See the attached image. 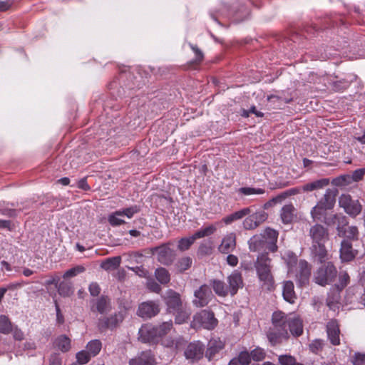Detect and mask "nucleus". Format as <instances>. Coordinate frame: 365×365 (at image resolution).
<instances>
[{"label":"nucleus","instance_id":"55","mask_svg":"<svg viewBox=\"0 0 365 365\" xmlns=\"http://www.w3.org/2000/svg\"><path fill=\"white\" fill-rule=\"evenodd\" d=\"M122 216H126L128 218H131L135 213H138L140 211L139 207L137 205H133L130 207H127L119 210Z\"/></svg>","mask_w":365,"mask_h":365},{"label":"nucleus","instance_id":"44","mask_svg":"<svg viewBox=\"0 0 365 365\" xmlns=\"http://www.w3.org/2000/svg\"><path fill=\"white\" fill-rule=\"evenodd\" d=\"M86 269L82 265H77L74 267H72L71 269H68L66 272H64L63 274V278L64 279L72 278L78 275V274L83 273L85 272Z\"/></svg>","mask_w":365,"mask_h":365},{"label":"nucleus","instance_id":"21","mask_svg":"<svg viewBox=\"0 0 365 365\" xmlns=\"http://www.w3.org/2000/svg\"><path fill=\"white\" fill-rule=\"evenodd\" d=\"M129 364L130 365H156V361L151 351H146L131 359Z\"/></svg>","mask_w":365,"mask_h":365},{"label":"nucleus","instance_id":"10","mask_svg":"<svg viewBox=\"0 0 365 365\" xmlns=\"http://www.w3.org/2000/svg\"><path fill=\"white\" fill-rule=\"evenodd\" d=\"M194 321L207 329H212L217 324V320L215 317L214 313L207 309H203L196 314Z\"/></svg>","mask_w":365,"mask_h":365},{"label":"nucleus","instance_id":"16","mask_svg":"<svg viewBox=\"0 0 365 365\" xmlns=\"http://www.w3.org/2000/svg\"><path fill=\"white\" fill-rule=\"evenodd\" d=\"M258 277L263 282L262 287L267 290L274 289V278L271 274L270 268L265 267H256Z\"/></svg>","mask_w":365,"mask_h":365},{"label":"nucleus","instance_id":"43","mask_svg":"<svg viewBox=\"0 0 365 365\" xmlns=\"http://www.w3.org/2000/svg\"><path fill=\"white\" fill-rule=\"evenodd\" d=\"M157 328L158 335L159 339L166 335L173 328L172 321L165 322L158 326H155Z\"/></svg>","mask_w":365,"mask_h":365},{"label":"nucleus","instance_id":"54","mask_svg":"<svg viewBox=\"0 0 365 365\" xmlns=\"http://www.w3.org/2000/svg\"><path fill=\"white\" fill-rule=\"evenodd\" d=\"M175 248V241H170L158 247L152 248L150 251H173Z\"/></svg>","mask_w":365,"mask_h":365},{"label":"nucleus","instance_id":"41","mask_svg":"<svg viewBox=\"0 0 365 365\" xmlns=\"http://www.w3.org/2000/svg\"><path fill=\"white\" fill-rule=\"evenodd\" d=\"M195 240L196 239L193 235L187 237H183L178 242V248L181 251L187 250L190 249Z\"/></svg>","mask_w":365,"mask_h":365},{"label":"nucleus","instance_id":"52","mask_svg":"<svg viewBox=\"0 0 365 365\" xmlns=\"http://www.w3.org/2000/svg\"><path fill=\"white\" fill-rule=\"evenodd\" d=\"M358 235V229L355 226L346 227L344 232L341 233L340 237H344L347 239H354Z\"/></svg>","mask_w":365,"mask_h":365},{"label":"nucleus","instance_id":"33","mask_svg":"<svg viewBox=\"0 0 365 365\" xmlns=\"http://www.w3.org/2000/svg\"><path fill=\"white\" fill-rule=\"evenodd\" d=\"M71 339L66 335H60L55 341L54 346L62 352H67L71 348Z\"/></svg>","mask_w":365,"mask_h":365},{"label":"nucleus","instance_id":"19","mask_svg":"<svg viewBox=\"0 0 365 365\" xmlns=\"http://www.w3.org/2000/svg\"><path fill=\"white\" fill-rule=\"evenodd\" d=\"M299 269V270L297 275L298 282L301 286L306 285L308 284L311 275V266L305 260H300Z\"/></svg>","mask_w":365,"mask_h":365},{"label":"nucleus","instance_id":"48","mask_svg":"<svg viewBox=\"0 0 365 365\" xmlns=\"http://www.w3.org/2000/svg\"><path fill=\"white\" fill-rule=\"evenodd\" d=\"M270 259L268 257V252H262L257 257L255 267H265L270 268Z\"/></svg>","mask_w":365,"mask_h":365},{"label":"nucleus","instance_id":"29","mask_svg":"<svg viewBox=\"0 0 365 365\" xmlns=\"http://www.w3.org/2000/svg\"><path fill=\"white\" fill-rule=\"evenodd\" d=\"M210 285L215 293L219 297H225L230 294L227 286L222 280L212 279L210 281Z\"/></svg>","mask_w":365,"mask_h":365},{"label":"nucleus","instance_id":"49","mask_svg":"<svg viewBox=\"0 0 365 365\" xmlns=\"http://www.w3.org/2000/svg\"><path fill=\"white\" fill-rule=\"evenodd\" d=\"M349 276L346 272H341L339 274V283L336 285L335 289L341 291L349 283Z\"/></svg>","mask_w":365,"mask_h":365},{"label":"nucleus","instance_id":"50","mask_svg":"<svg viewBox=\"0 0 365 365\" xmlns=\"http://www.w3.org/2000/svg\"><path fill=\"white\" fill-rule=\"evenodd\" d=\"M76 357L77 362L82 365L87 364L92 356L86 350H82L76 354Z\"/></svg>","mask_w":365,"mask_h":365},{"label":"nucleus","instance_id":"36","mask_svg":"<svg viewBox=\"0 0 365 365\" xmlns=\"http://www.w3.org/2000/svg\"><path fill=\"white\" fill-rule=\"evenodd\" d=\"M155 277L161 284H168L170 281L169 272L163 267H159L155 271Z\"/></svg>","mask_w":365,"mask_h":365},{"label":"nucleus","instance_id":"7","mask_svg":"<svg viewBox=\"0 0 365 365\" xmlns=\"http://www.w3.org/2000/svg\"><path fill=\"white\" fill-rule=\"evenodd\" d=\"M267 336L272 346L280 344L290 338V335L287 330L284 329L283 327H278L275 324H272V328H270L268 330Z\"/></svg>","mask_w":365,"mask_h":365},{"label":"nucleus","instance_id":"28","mask_svg":"<svg viewBox=\"0 0 365 365\" xmlns=\"http://www.w3.org/2000/svg\"><path fill=\"white\" fill-rule=\"evenodd\" d=\"M175 314V323L181 324L186 322L191 314L190 309L185 304L180 307L173 312Z\"/></svg>","mask_w":365,"mask_h":365},{"label":"nucleus","instance_id":"58","mask_svg":"<svg viewBox=\"0 0 365 365\" xmlns=\"http://www.w3.org/2000/svg\"><path fill=\"white\" fill-rule=\"evenodd\" d=\"M236 358L242 365H248L251 361V354L247 351H241Z\"/></svg>","mask_w":365,"mask_h":365},{"label":"nucleus","instance_id":"22","mask_svg":"<svg viewBox=\"0 0 365 365\" xmlns=\"http://www.w3.org/2000/svg\"><path fill=\"white\" fill-rule=\"evenodd\" d=\"M365 175V168L358 169L354 171L351 177L349 175L341 176L335 180V184L339 186L346 185L350 182V179L355 182L361 180Z\"/></svg>","mask_w":365,"mask_h":365},{"label":"nucleus","instance_id":"2","mask_svg":"<svg viewBox=\"0 0 365 365\" xmlns=\"http://www.w3.org/2000/svg\"><path fill=\"white\" fill-rule=\"evenodd\" d=\"M337 270L331 262L322 264L314 273V281L317 284L325 286L331 283L336 277Z\"/></svg>","mask_w":365,"mask_h":365},{"label":"nucleus","instance_id":"39","mask_svg":"<svg viewBox=\"0 0 365 365\" xmlns=\"http://www.w3.org/2000/svg\"><path fill=\"white\" fill-rule=\"evenodd\" d=\"M12 324L8 317L5 315L0 316V333L8 334L12 331Z\"/></svg>","mask_w":365,"mask_h":365},{"label":"nucleus","instance_id":"46","mask_svg":"<svg viewBox=\"0 0 365 365\" xmlns=\"http://www.w3.org/2000/svg\"><path fill=\"white\" fill-rule=\"evenodd\" d=\"M238 192L239 193H241L245 195H262L265 192V190L262 188L244 187H240Z\"/></svg>","mask_w":365,"mask_h":365},{"label":"nucleus","instance_id":"56","mask_svg":"<svg viewBox=\"0 0 365 365\" xmlns=\"http://www.w3.org/2000/svg\"><path fill=\"white\" fill-rule=\"evenodd\" d=\"M191 264L192 259L190 257H184L178 262L177 266L180 272H184L190 267Z\"/></svg>","mask_w":365,"mask_h":365},{"label":"nucleus","instance_id":"38","mask_svg":"<svg viewBox=\"0 0 365 365\" xmlns=\"http://www.w3.org/2000/svg\"><path fill=\"white\" fill-rule=\"evenodd\" d=\"M217 228L215 225H210L209 226L200 228L199 230L195 232L193 235L197 240L205 237L210 236L211 235L215 232Z\"/></svg>","mask_w":365,"mask_h":365},{"label":"nucleus","instance_id":"14","mask_svg":"<svg viewBox=\"0 0 365 365\" xmlns=\"http://www.w3.org/2000/svg\"><path fill=\"white\" fill-rule=\"evenodd\" d=\"M112 309L110 299L105 295L93 299L91 302V310L103 314L109 312Z\"/></svg>","mask_w":365,"mask_h":365},{"label":"nucleus","instance_id":"17","mask_svg":"<svg viewBox=\"0 0 365 365\" xmlns=\"http://www.w3.org/2000/svg\"><path fill=\"white\" fill-rule=\"evenodd\" d=\"M327 332L328 338L331 344L334 346L340 344V329L339 325L336 320L331 319L327 323Z\"/></svg>","mask_w":365,"mask_h":365},{"label":"nucleus","instance_id":"51","mask_svg":"<svg viewBox=\"0 0 365 365\" xmlns=\"http://www.w3.org/2000/svg\"><path fill=\"white\" fill-rule=\"evenodd\" d=\"M251 359L255 361H261L264 359L266 356V353L264 349L257 347L252 350L250 353Z\"/></svg>","mask_w":365,"mask_h":365},{"label":"nucleus","instance_id":"15","mask_svg":"<svg viewBox=\"0 0 365 365\" xmlns=\"http://www.w3.org/2000/svg\"><path fill=\"white\" fill-rule=\"evenodd\" d=\"M227 288L231 296L235 295L238 290L242 288L244 285L242 274L237 270L233 271L227 277Z\"/></svg>","mask_w":365,"mask_h":365},{"label":"nucleus","instance_id":"32","mask_svg":"<svg viewBox=\"0 0 365 365\" xmlns=\"http://www.w3.org/2000/svg\"><path fill=\"white\" fill-rule=\"evenodd\" d=\"M335 201V194L331 190L328 189L318 202L327 210H331L334 207Z\"/></svg>","mask_w":365,"mask_h":365},{"label":"nucleus","instance_id":"9","mask_svg":"<svg viewBox=\"0 0 365 365\" xmlns=\"http://www.w3.org/2000/svg\"><path fill=\"white\" fill-rule=\"evenodd\" d=\"M160 306L157 302L147 301L138 305L137 315L141 318L150 319L160 312Z\"/></svg>","mask_w":365,"mask_h":365},{"label":"nucleus","instance_id":"60","mask_svg":"<svg viewBox=\"0 0 365 365\" xmlns=\"http://www.w3.org/2000/svg\"><path fill=\"white\" fill-rule=\"evenodd\" d=\"M351 362L353 365H365V353H355Z\"/></svg>","mask_w":365,"mask_h":365},{"label":"nucleus","instance_id":"11","mask_svg":"<svg viewBox=\"0 0 365 365\" xmlns=\"http://www.w3.org/2000/svg\"><path fill=\"white\" fill-rule=\"evenodd\" d=\"M162 297L170 312L180 309L185 304L181 299L180 294L173 289L167 290L165 294Z\"/></svg>","mask_w":365,"mask_h":365},{"label":"nucleus","instance_id":"8","mask_svg":"<svg viewBox=\"0 0 365 365\" xmlns=\"http://www.w3.org/2000/svg\"><path fill=\"white\" fill-rule=\"evenodd\" d=\"M195 299L192 303L197 307H203L213 298V294L209 286L202 284L194 293Z\"/></svg>","mask_w":365,"mask_h":365},{"label":"nucleus","instance_id":"57","mask_svg":"<svg viewBox=\"0 0 365 365\" xmlns=\"http://www.w3.org/2000/svg\"><path fill=\"white\" fill-rule=\"evenodd\" d=\"M349 83L345 80L336 81L332 83V89L335 91H341L347 88Z\"/></svg>","mask_w":365,"mask_h":365},{"label":"nucleus","instance_id":"64","mask_svg":"<svg viewBox=\"0 0 365 365\" xmlns=\"http://www.w3.org/2000/svg\"><path fill=\"white\" fill-rule=\"evenodd\" d=\"M62 361L58 354H53L49 358V365H61Z\"/></svg>","mask_w":365,"mask_h":365},{"label":"nucleus","instance_id":"34","mask_svg":"<svg viewBox=\"0 0 365 365\" xmlns=\"http://www.w3.org/2000/svg\"><path fill=\"white\" fill-rule=\"evenodd\" d=\"M121 262V257L119 256L109 257L101 263V267L106 271L115 269L118 267Z\"/></svg>","mask_w":365,"mask_h":365},{"label":"nucleus","instance_id":"12","mask_svg":"<svg viewBox=\"0 0 365 365\" xmlns=\"http://www.w3.org/2000/svg\"><path fill=\"white\" fill-rule=\"evenodd\" d=\"M138 334V339L145 343H154L160 339L158 335L157 328L152 324L143 325L139 329Z\"/></svg>","mask_w":365,"mask_h":365},{"label":"nucleus","instance_id":"35","mask_svg":"<svg viewBox=\"0 0 365 365\" xmlns=\"http://www.w3.org/2000/svg\"><path fill=\"white\" fill-rule=\"evenodd\" d=\"M56 289L58 294L63 297H68L73 293V286L70 282L62 281L59 282Z\"/></svg>","mask_w":365,"mask_h":365},{"label":"nucleus","instance_id":"59","mask_svg":"<svg viewBox=\"0 0 365 365\" xmlns=\"http://www.w3.org/2000/svg\"><path fill=\"white\" fill-rule=\"evenodd\" d=\"M146 287L150 291L157 294H159L162 290L160 285L158 283H157L153 279H149L148 280Z\"/></svg>","mask_w":365,"mask_h":365},{"label":"nucleus","instance_id":"42","mask_svg":"<svg viewBox=\"0 0 365 365\" xmlns=\"http://www.w3.org/2000/svg\"><path fill=\"white\" fill-rule=\"evenodd\" d=\"M327 208L324 207L323 205L317 202V204L312 209L311 215L313 220H319L321 217L324 215Z\"/></svg>","mask_w":365,"mask_h":365},{"label":"nucleus","instance_id":"18","mask_svg":"<svg viewBox=\"0 0 365 365\" xmlns=\"http://www.w3.org/2000/svg\"><path fill=\"white\" fill-rule=\"evenodd\" d=\"M204 348L201 343H190L185 351V356L187 359L197 360L202 357Z\"/></svg>","mask_w":365,"mask_h":365},{"label":"nucleus","instance_id":"63","mask_svg":"<svg viewBox=\"0 0 365 365\" xmlns=\"http://www.w3.org/2000/svg\"><path fill=\"white\" fill-rule=\"evenodd\" d=\"M191 49L194 51L195 54V63H200L203 59V53L202 52L197 48V46L190 44Z\"/></svg>","mask_w":365,"mask_h":365},{"label":"nucleus","instance_id":"53","mask_svg":"<svg viewBox=\"0 0 365 365\" xmlns=\"http://www.w3.org/2000/svg\"><path fill=\"white\" fill-rule=\"evenodd\" d=\"M336 292L334 293L332 295H329L327 299V305L330 309H334L336 304L339 303L340 299V295L339 292L341 291H339L338 289H336Z\"/></svg>","mask_w":365,"mask_h":365},{"label":"nucleus","instance_id":"27","mask_svg":"<svg viewBox=\"0 0 365 365\" xmlns=\"http://www.w3.org/2000/svg\"><path fill=\"white\" fill-rule=\"evenodd\" d=\"M266 242H267L261 235H255L249 240L250 249L253 251L268 250V243Z\"/></svg>","mask_w":365,"mask_h":365},{"label":"nucleus","instance_id":"62","mask_svg":"<svg viewBox=\"0 0 365 365\" xmlns=\"http://www.w3.org/2000/svg\"><path fill=\"white\" fill-rule=\"evenodd\" d=\"M88 290H89L91 295H92L93 297L98 296V294L101 292L100 286L96 282L91 283L88 287Z\"/></svg>","mask_w":365,"mask_h":365},{"label":"nucleus","instance_id":"45","mask_svg":"<svg viewBox=\"0 0 365 365\" xmlns=\"http://www.w3.org/2000/svg\"><path fill=\"white\" fill-rule=\"evenodd\" d=\"M173 252H158L157 259L163 264H170L174 259Z\"/></svg>","mask_w":365,"mask_h":365},{"label":"nucleus","instance_id":"20","mask_svg":"<svg viewBox=\"0 0 365 365\" xmlns=\"http://www.w3.org/2000/svg\"><path fill=\"white\" fill-rule=\"evenodd\" d=\"M225 347V342L220 338L211 339L207 344L206 356L211 360L216 354L219 353Z\"/></svg>","mask_w":365,"mask_h":365},{"label":"nucleus","instance_id":"47","mask_svg":"<svg viewBox=\"0 0 365 365\" xmlns=\"http://www.w3.org/2000/svg\"><path fill=\"white\" fill-rule=\"evenodd\" d=\"M267 101L272 103H276L278 104L277 106H274V108H279L283 104L288 103L292 101L291 98H284L282 99L281 97L275 95L269 96L267 97Z\"/></svg>","mask_w":365,"mask_h":365},{"label":"nucleus","instance_id":"1","mask_svg":"<svg viewBox=\"0 0 365 365\" xmlns=\"http://www.w3.org/2000/svg\"><path fill=\"white\" fill-rule=\"evenodd\" d=\"M272 324L287 330L289 335L298 337L303 334V322L297 315L287 314L282 311L274 312L272 315Z\"/></svg>","mask_w":365,"mask_h":365},{"label":"nucleus","instance_id":"31","mask_svg":"<svg viewBox=\"0 0 365 365\" xmlns=\"http://www.w3.org/2000/svg\"><path fill=\"white\" fill-rule=\"evenodd\" d=\"M329 180L327 178H322L309 183L304 185L302 190L304 192H311L317 190H320L327 186Z\"/></svg>","mask_w":365,"mask_h":365},{"label":"nucleus","instance_id":"5","mask_svg":"<svg viewBox=\"0 0 365 365\" xmlns=\"http://www.w3.org/2000/svg\"><path fill=\"white\" fill-rule=\"evenodd\" d=\"M339 204L350 216L356 217L361 211V205L359 202L353 200L349 195H341L339 199Z\"/></svg>","mask_w":365,"mask_h":365},{"label":"nucleus","instance_id":"30","mask_svg":"<svg viewBox=\"0 0 365 365\" xmlns=\"http://www.w3.org/2000/svg\"><path fill=\"white\" fill-rule=\"evenodd\" d=\"M294 287V284L292 281H286L284 282L282 290L283 297L287 302L291 304H293L297 298Z\"/></svg>","mask_w":365,"mask_h":365},{"label":"nucleus","instance_id":"3","mask_svg":"<svg viewBox=\"0 0 365 365\" xmlns=\"http://www.w3.org/2000/svg\"><path fill=\"white\" fill-rule=\"evenodd\" d=\"M310 236L313 240V251H327L324 245L328 238L327 230L321 225H315L310 229Z\"/></svg>","mask_w":365,"mask_h":365},{"label":"nucleus","instance_id":"6","mask_svg":"<svg viewBox=\"0 0 365 365\" xmlns=\"http://www.w3.org/2000/svg\"><path fill=\"white\" fill-rule=\"evenodd\" d=\"M244 220L242 225L244 229L250 230H255L261 224L265 222L268 217V214L264 210H258L254 213L250 212V215L246 216Z\"/></svg>","mask_w":365,"mask_h":365},{"label":"nucleus","instance_id":"40","mask_svg":"<svg viewBox=\"0 0 365 365\" xmlns=\"http://www.w3.org/2000/svg\"><path fill=\"white\" fill-rule=\"evenodd\" d=\"M108 220L110 225L112 226H118L125 222L123 219L121 212L119 210L109 215Z\"/></svg>","mask_w":365,"mask_h":365},{"label":"nucleus","instance_id":"26","mask_svg":"<svg viewBox=\"0 0 365 365\" xmlns=\"http://www.w3.org/2000/svg\"><path fill=\"white\" fill-rule=\"evenodd\" d=\"M252 210L251 207H244L238 211H236L222 219V221L226 225H230L232 222L242 219L246 217L247 215H250Z\"/></svg>","mask_w":365,"mask_h":365},{"label":"nucleus","instance_id":"25","mask_svg":"<svg viewBox=\"0 0 365 365\" xmlns=\"http://www.w3.org/2000/svg\"><path fill=\"white\" fill-rule=\"evenodd\" d=\"M264 237V240H266L268 243V251H276L277 247L276 245V242L277 240L278 232L269 227L264 230L263 235H261Z\"/></svg>","mask_w":365,"mask_h":365},{"label":"nucleus","instance_id":"23","mask_svg":"<svg viewBox=\"0 0 365 365\" xmlns=\"http://www.w3.org/2000/svg\"><path fill=\"white\" fill-rule=\"evenodd\" d=\"M280 217L284 224H290L296 217V210L292 204L284 205L280 211Z\"/></svg>","mask_w":365,"mask_h":365},{"label":"nucleus","instance_id":"61","mask_svg":"<svg viewBox=\"0 0 365 365\" xmlns=\"http://www.w3.org/2000/svg\"><path fill=\"white\" fill-rule=\"evenodd\" d=\"M295 358L290 355H281L279 356V362L282 365H294Z\"/></svg>","mask_w":365,"mask_h":365},{"label":"nucleus","instance_id":"13","mask_svg":"<svg viewBox=\"0 0 365 365\" xmlns=\"http://www.w3.org/2000/svg\"><path fill=\"white\" fill-rule=\"evenodd\" d=\"M324 222L329 226L336 225L338 235L344 232V229L348 225V220L346 216L342 214H331L324 217Z\"/></svg>","mask_w":365,"mask_h":365},{"label":"nucleus","instance_id":"37","mask_svg":"<svg viewBox=\"0 0 365 365\" xmlns=\"http://www.w3.org/2000/svg\"><path fill=\"white\" fill-rule=\"evenodd\" d=\"M102 343L98 339H93L90 341L86 345V351L89 353V354L94 357L98 355L101 350Z\"/></svg>","mask_w":365,"mask_h":365},{"label":"nucleus","instance_id":"4","mask_svg":"<svg viewBox=\"0 0 365 365\" xmlns=\"http://www.w3.org/2000/svg\"><path fill=\"white\" fill-rule=\"evenodd\" d=\"M125 317V311L115 312L109 317L100 319L98 320V327L101 330H113L117 328L123 322Z\"/></svg>","mask_w":365,"mask_h":365},{"label":"nucleus","instance_id":"24","mask_svg":"<svg viewBox=\"0 0 365 365\" xmlns=\"http://www.w3.org/2000/svg\"><path fill=\"white\" fill-rule=\"evenodd\" d=\"M236 248V235L234 232H230L225 235L219 247V251H232Z\"/></svg>","mask_w":365,"mask_h":365}]
</instances>
